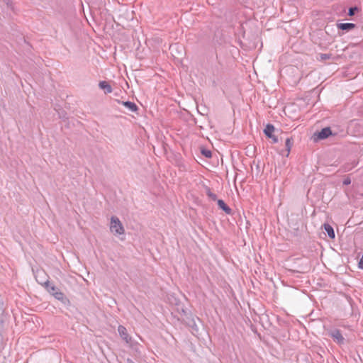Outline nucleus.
Returning <instances> with one entry per match:
<instances>
[{"instance_id": "17", "label": "nucleus", "mask_w": 363, "mask_h": 363, "mask_svg": "<svg viewBox=\"0 0 363 363\" xmlns=\"http://www.w3.org/2000/svg\"><path fill=\"white\" fill-rule=\"evenodd\" d=\"M330 58H331L330 54H327V53H320V59L321 60H329Z\"/></svg>"}, {"instance_id": "11", "label": "nucleus", "mask_w": 363, "mask_h": 363, "mask_svg": "<svg viewBox=\"0 0 363 363\" xmlns=\"http://www.w3.org/2000/svg\"><path fill=\"white\" fill-rule=\"evenodd\" d=\"M274 131V126L272 124H267L264 130V133L267 138H272Z\"/></svg>"}, {"instance_id": "6", "label": "nucleus", "mask_w": 363, "mask_h": 363, "mask_svg": "<svg viewBox=\"0 0 363 363\" xmlns=\"http://www.w3.org/2000/svg\"><path fill=\"white\" fill-rule=\"evenodd\" d=\"M43 285L45 286L46 290L51 294L54 295V294L59 290L54 284L50 283L48 280H47Z\"/></svg>"}, {"instance_id": "9", "label": "nucleus", "mask_w": 363, "mask_h": 363, "mask_svg": "<svg viewBox=\"0 0 363 363\" xmlns=\"http://www.w3.org/2000/svg\"><path fill=\"white\" fill-rule=\"evenodd\" d=\"M323 228L327 233L328 237L331 239H334L335 237V232L333 228L328 223L323 224Z\"/></svg>"}, {"instance_id": "13", "label": "nucleus", "mask_w": 363, "mask_h": 363, "mask_svg": "<svg viewBox=\"0 0 363 363\" xmlns=\"http://www.w3.org/2000/svg\"><path fill=\"white\" fill-rule=\"evenodd\" d=\"M293 140L291 138H288L286 140V142H285V147H286V150L287 152V154H286V156L289 155V152H290V150L293 145Z\"/></svg>"}, {"instance_id": "16", "label": "nucleus", "mask_w": 363, "mask_h": 363, "mask_svg": "<svg viewBox=\"0 0 363 363\" xmlns=\"http://www.w3.org/2000/svg\"><path fill=\"white\" fill-rule=\"evenodd\" d=\"M359 10V9L356 6L354 7H350L349 9L348 15L350 16H352L355 14V13Z\"/></svg>"}, {"instance_id": "21", "label": "nucleus", "mask_w": 363, "mask_h": 363, "mask_svg": "<svg viewBox=\"0 0 363 363\" xmlns=\"http://www.w3.org/2000/svg\"><path fill=\"white\" fill-rule=\"evenodd\" d=\"M4 1L7 4L8 6H10L11 0H4Z\"/></svg>"}, {"instance_id": "23", "label": "nucleus", "mask_w": 363, "mask_h": 363, "mask_svg": "<svg viewBox=\"0 0 363 363\" xmlns=\"http://www.w3.org/2000/svg\"><path fill=\"white\" fill-rule=\"evenodd\" d=\"M2 340V336L0 335V342Z\"/></svg>"}, {"instance_id": "18", "label": "nucleus", "mask_w": 363, "mask_h": 363, "mask_svg": "<svg viewBox=\"0 0 363 363\" xmlns=\"http://www.w3.org/2000/svg\"><path fill=\"white\" fill-rule=\"evenodd\" d=\"M358 267H359V269H363V254H362V257L360 258V259L359 261Z\"/></svg>"}, {"instance_id": "8", "label": "nucleus", "mask_w": 363, "mask_h": 363, "mask_svg": "<svg viewBox=\"0 0 363 363\" xmlns=\"http://www.w3.org/2000/svg\"><path fill=\"white\" fill-rule=\"evenodd\" d=\"M218 206L221 208L225 213L230 214L232 212L231 208L221 199L217 200Z\"/></svg>"}, {"instance_id": "22", "label": "nucleus", "mask_w": 363, "mask_h": 363, "mask_svg": "<svg viewBox=\"0 0 363 363\" xmlns=\"http://www.w3.org/2000/svg\"><path fill=\"white\" fill-rule=\"evenodd\" d=\"M127 363H135L131 359H127Z\"/></svg>"}, {"instance_id": "1", "label": "nucleus", "mask_w": 363, "mask_h": 363, "mask_svg": "<svg viewBox=\"0 0 363 363\" xmlns=\"http://www.w3.org/2000/svg\"><path fill=\"white\" fill-rule=\"evenodd\" d=\"M110 230L115 235H122L124 233V228L116 216H112L111 218Z\"/></svg>"}, {"instance_id": "12", "label": "nucleus", "mask_w": 363, "mask_h": 363, "mask_svg": "<svg viewBox=\"0 0 363 363\" xmlns=\"http://www.w3.org/2000/svg\"><path fill=\"white\" fill-rule=\"evenodd\" d=\"M53 296H54L56 299H57V300H59V301H62V303H65V302H66L67 301H68V300H67V298L65 297V294H63L60 290H58L57 291H56V292L54 294Z\"/></svg>"}, {"instance_id": "2", "label": "nucleus", "mask_w": 363, "mask_h": 363, "mask_svg": "<svg viewBox=\"0 0 363 363\" xmlns=\"http://www.w3.org/2000/svg\"><path fill=\"white\" fill-rule=\"evenodd\" d=\"M330 337L338 344H342L345 338L338 329H334L330 332Z\"/></svg>"}, {"instance_id": "19", "label": "nucleus", "mask_w": 363, "mask_h": 363, "mask_svg": "<svg viewBox=\"0 0 363 363\" xmlns=\"http://www.w3.org/2000/svg\"><path fill=\"white\" fill-rule=\"evenodd\" d=\"M342 183L344 185H349L351 184V179L349 177H347L343 180Z\"/></svg>"}, {"instance_id": "20", "label": "nucleus", "mask_w": 363, "mask_h": 363, "mask_svg": "<svg viewBox=\"0 0 363 363\" xmlns=\"http://www.w3.org/2000/svg\"><path fill=\"white\" fill-rule=\"evenodd\" d=\"M271 138L272 139L274 143H278V138L274 135H272V138Z\"/></svg>"}, {"instance_id": "7", "label": "nucleus", "mask_w": 363, "mask_h": 363, "mask_svg": "<svg viewBox=\"0 0 363 363\" xmlns=\"http://www.w3.org/2000/svg\"><path fill=\"white\" fill-rule=\"evenodd\" d=\"M99 86L104 90L105 94H110L113 91L111 86L106 81H101L99 84Z\"/></svg>"}, {"instance_id": "14", "label": "nucleus", "mask_w": 363, "mask_h": 363, "mask_svg": "<svg viewBox=\"0 0 363 363\" xmlns=\"http://www.w3.org/2000/svg\"><path fill=\"white\" fill-rule=\"evenodd\" d=\"M206 194L211 200H213V201L217 200V196L211 191L210 188H208V187L206 188Z\"/></svg>"}, {"instance_id": "5", "label": "nucleus", "mask_w": 363, "mask_h": 363, "mask_svg": "<svg viewBox=\"0 0 363 363\" xmlns=\"http://www.w3.org/2000/svg\"><path fill=\"white\" fill-rule=\"evenodd\" d=\"M337 26L340 30L349 31L354 28L356 25L352 23H340L337 24Z\"/></svg>"}, {"instance_id": "15", "label": "nucleus", "mask_w": 363, "mask_h": 363, "mask_svg": "<svg viewBox=\"0 0 363 363\" xmlns=\"http://www.w3.org/2000/svg\"><path fill=\"white\" fill-rule=\"evenodd\" d=\"M201 154L207 158H211L212 157V152L209 150H206V149L202 150Z\"/></svg>"}, {"instance_id": "10", "label": "nucleus", "mask_w": 363, "mask_h": 363, "mask_svg": "<svg viewBox=\"0 0 363 363\" xmlns=\"http://www.w3.org/2000/svg\"><path fill=\"white\" fill-rule=\"evenodd\" d=\"M122 104L127 108L129 111L132 112H136L138 111V106L134 102H131L129 101H123Z\"/></svg>"}, {"instance_id": "4", "label": "nucleus", "mask_w": 363, "mask_h": 363, "mask_svg": "<svg viewBox=\"0 0 363 363\" xmlns=\"http://www.w3.org/2000/svg\"><path fill=\"white\" fill-rule=\"evenodd\" d=\"M331 135H332V131H331L330 128H329V127H326V128H323L317 134L315 133V135H317V138L319 140L325 139V138H328Z\"/></svg>"}, {"instance_id": "3", "label": "nucleus", "mask_w": 363, "mask_h": 363, "mask_svg": "<svg viewBox=\"0 0 363 363\" xmlns=\"http://www.w3.org/2000/svg\"><path fill=\"white\" fill-rule=\"evenodd\" d=\"M118 332L121 336V337L125 341V342L129 343L131 341V337L129 336L126 328L123 325H119L118 328Z\"/></svg>"}]
</instances>
